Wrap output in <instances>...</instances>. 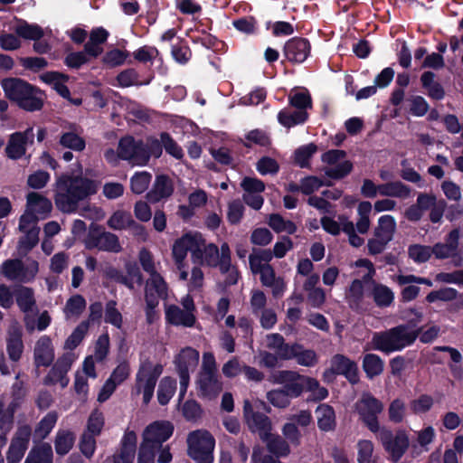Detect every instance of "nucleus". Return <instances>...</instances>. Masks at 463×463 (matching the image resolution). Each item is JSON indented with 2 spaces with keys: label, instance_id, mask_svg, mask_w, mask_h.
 <instances>
[{
  "label": "nucleus",
  "instance_id": "1",
  "mask_svg": "<svg viewBox=\"0 0 463 463\" xmlns=\"http://www.w3.org/2000/svg\"><path fill=\"white\" fill-rule=\"evenodd\" d=\"M421 315L418 319H411L405 324H400L389 329L374 332L372 337V348L375 351L390 354L401 352L406 347L412 345L417 340L421 328L417 327Z\"/></svg>",
  "mask_w": 463,
  "mask_h": 463
},
{
  "label": "nucleus",
  "instance_id": "2",
  "mask_svg": "<svg viewBox=\"0 0 463 463\" xmlns=\"http://www.w3.org/2000/svg\"><path fill=\"white\" fill-rule=\"evenodd\" d=\"M97 192L94 181L82 176L62 175L56 181L55 204L64 213L74 212L80 201Z\"/></svg>",
  "mask_w": 463,
  "mask_h": 463
},
{
  "label": "nucleus",
  "instance_id": "3",
  "mask_svg": "<svg viewBox=\"0 0 463 463\" xmlns=\"http://www.w3.org/2000/svg\"><path fill=\"white\" fill-rule=\"evenodd\" d=\"M5 97L27 111L40 110L43 105L42 92L26 81L9 78L1 81Z\"/></svg>",
  "mask_w": 463,
  "mask_h": 463
},
{
  "label": "nucleus",
  "instance_id": "4",
  "mask_svg": "<svg viewBox=\"0 0 463 463\" xmlns=\"http://www.w3.org/2000/svg\"><path fill=\"white\" fill-rule=\"evenodd\" d=\"M163 373V365L153 364L150 361L142 363L136 374V383L132 389V394L143 393V403L148 404L153 398L154 391L158 378Z\"/></svg>",
  "mask_w": 463,
  "mask_h": 463
},
{
  "label": "nucleus",
  "instance_id": "5",
  "mask_svg": "<svg viewBox=\"0 0 463 463\" xmlns=\"http://www.w3.org/2000/svg\"><path fill=\"white\" fill-rule=\"evenodd\" d=\"M188 455L196 463H213L215 439L207 430L192 431L187 438Z\"/></svg>",
  "mask_w": 463,
  "mask_h": 463
},
{
  "label": "nucleus",
  "instance_id": "6",
  "mask_svg": "<svg viewBox=\"0 0 463 463\" xmlns=\"http://www.w3.org/2000/svg\"><path fill=\"white\" fill-rule=\"evenodd\" d=\"M379 431V439L388 454V459L392 463H398L410 448L407 431L402 429L395 432L389 429H382Z\"/></svg>",
  "mask_w": 463,
  "mask_h": 463
},
{
  "label": "nucleus",
  "instance_id": "7",
  "mask_svg": "<svg viewBox=\"0 0 463 463\" xmlns=\"http://www.w3.org/2000/svg\"><path fill=\"white\" fill-rule=\"evenodd\" d=\"M275 382L283 384L286 393L290 399L299 397L305 391L311 390L318 385L316 378L299 374L294 371H279L275 375Z\"/></svg>",
  "mask_w": 463,
  "mask_h": 463
},
{
  "label": "nucleus",
  "instance_id": "8",
  "mask_svg": "<svg viewBox=\"0 0 463 463\" xmlns=\"http://www.w3.org/2000/svg\"><path fill=\"white\" fill-rule=\"evenodd\" d=\"M14 298L22 312H30L35 306L33 288L19 285L11 291L8 286L0 284V307L5 309L10 308L14 305Z\"/></svg>",
  "mask_w": 463,
  "mask_h": 463
},
{
  "label": "nucleus",
  "instance_id": "9",
  "mask_svg": "<svg viewBox=\"0 0 463 463\" xmlns=\"http://www.w3.org/2000/svg\"><path fill=\"white\" fill-rule=\"evenodd\" d=\"M383 410V402L371 393H364L356 402V411L361 420L373 433L380 430L378 414Z\"/></svg>",
  "mask_w": 463,
  "mask_h": 463
},
{
  "label": "nucleus",
  "instance_id": "10",
  "mask_svg": "<svg viewBox=\"0 0 463 463\" xmlns=\"http://www.w3.org/2000/svg\"><path fill=\"white\" fill-rule=\"evenodd\" d=\"M118 156L132 165H145L147 164L145 143L141 140H135L132 137H125L119 140Z\"/></svg>",
  "mask_w": 463,
  "mask_h": 463
},
{
  "label": "nucleus",
  "instance_id": "11",
  "mask_svg": "<svg viewBox=\"0 0 463 463\" xmlns=\"http://www.w3.org/2000/svg\"><path fill=\"white\" fill-rule=\"evenodd\" d=\"M174 425L168 420H156L146 427L142 442L152 445L157 449L170 439L174 432Z\"/></svg>",
  "mask_w": 463,
  "mask_h": 463
},
{
  "label": "nucleus",
  "instance_id": "12",
  "mask_svg": "<svg viewBox=\"0 0 463 463\" xmlns=\"http://www.w3.org/2000/svg\"><path fill=\"white\" fill-rule=\"evenodd\" d=\"M32 428L28 424L18 427L6 452L7 463H19L28 449Z\"/></svg>",
  "mask_w": 463,
  "mask_h": 463
},
{
  "label": "nucleus",
  "instance_id": "13",
  "mask_svg": "<svg viewBox=\"0 0 463 463\" xmlns=\"http://www.w3.org/2000/svg\"><path fill=\"white\" fill-rule=\"evenodd\" d=\"M241 187L243 190V202L250 208L260 210L264 203L261 194L265 190V184L257 178L244 177L241 183Z\"/></svg>",
  "mask_w": 463,
  "mask_h": 463
},
{
  "label": "nucleus",
  "instance_id": "14",
  "mask_svg": "<svg viewBox=\"0 0 463 463\" xmlns=\"http://www.w3.org/2000/svg\"><path fill=\"white\" fill-rule=\"evenodd\" d=\"M330 364L336 375L344 376L350 384L355 385L359 383V368L355 361L345 354H336L331 357Z\"/></svg>",
  "mask_w": 463,
  "mask_h": 463
},
{
  "label": "nucleus",
  "instance_id": "15",
  "mask_svg": "<svg viewBox=\"0 0 463 463\" xmlns=\"http://www.w3.org/2000/svg\"><path fill=\"white\" fill-rule=\"evenodd\" d=\"M195 384L198 396L203 399L213 400L222 391V383L218 373H199Z\"/></svg>",
  "mask_w": 463,
  "mask_h": 463
},
{
  "label": "nucleus",
  "instance_id": "16",
  "mask_svg": "<svg viewBox=\"0 0 463 463\" xmlns=\"http://www.w3.org/2000/svg\"><path fill=\"white\" fill-rule=\"evenodd\" d=\"M84 243L88 250L99 249V250L111 252L121 250L116 233H87Z\"/></svg>",
  "mask_w": 463,
  "mask_h": 463
},
{
  "label": "nucleus",
  "instance_id": "17",
  "mask_svg": "<svg viewBox=\"0 0 463 463\" xmlns=\"http://www.w3.org/2000/svg\"><path fill=\"white\" fill-rule=\"evenodd\" d=\"M55 358L54 347L49 335H42L35 343L33 363L36 368L49 367Z\"/></svg>",
  "mask_w": 463,
  "mask_h": 463
},
{
  "label": "nucleus",
  "instance_id": "18",
  "mask_svg": "<svg viewBox=\"0 0 463 463\" xmlns=\"http://www.w3.org/2000/svg\"><path fill=\"white\" fill-rule=\"evenodd\" d=\"M33 128H29L24 132H15L10 136L5 153L9 158H21L26 152L28 143H33Z\"/></svg>",
  "mask_w": 463,
  "mask_h": 463
},
{
  "label": "nucleus",
  "instance_id": "19",
  "mask_svg": "<svg viewBox=\"0 0 463 463\" xmlns=\"http://www.w3.org/2000/svg\"><path fill=\"white\" fill-rule=\"evenodd\" d=\"M198 363L199 352L189 346L183 348L174 360L179 377H190V371H194Z\"/></svg>",
  "mask_w": 463,
  "mask_h": 463
},
{
  "label": "nucleus",
  "instance_id": "20",
  "mask_svg": "<svg viewBox=\"0 0 463 463\" xmlns=\"http://www.w3.org/2000/svg\"><path fill=\"white\" fill-rule=\"evenodd\" d=\"M310 53L309 42L304 38H292L284 46V54L291 62L301 63Z\"/></svg>",
  "mask_w": 463,
  "mask_h": 463
},
{
  "label": "nucleus",
  "instance_id": "21",
  "mask_svg": "<svg viewBox=\"0 0 463 463\" xmlns=\"http://www.w3.org/2000/svg\"><path fill=\"white\" fill-rule=\"evenodd\" d=\"M221 273L226 275L224 284L228 287L238 283L240 272L236 266L232 264L231 250L229 245L224 242L221 246Z\"/></svg>",
  "mask_w": 463,
  "mask_h": 463
},
{
  "label": "nucleus",
  "instance_id": "22",
  "mask_svg": "<svg viewBox=\"0 0 463 463\" xmlns=\"http://www.w3.org/2000/svg\"><path fill=\"white\" fill-rule=\"evenodd\" d=\"M73 359L72 354L66 353L60 356L52 365L49 373L43 378V384L47 386L54 385L64 374L71 370Z\"/></svg>",
  "mask_w": 463,
  "mask_h": 463
},
{
  "label": "nucleus",
  "instance_id": "23",
  "mask_svg": "<svg viewBox=\"0 0 463 463\" xmlns=\"http://www.w3.org/2000/svg\"><path fill=\"white\" fill-rule=\"evenodd\" d=\"M248 428L251 433L258 434L260 440L269 437L272 430L270 419L264 413L256 411L250 413L246 420Z\"/></svg>",
  "mask_w": 463,
  "mask_h": 463
},
{
  "label": "nucleus",
  "instance_id": "24",
  "mask_svg": "<svg viewBox=\"0 0 463 463\" xmlns=\"http://www.w3.org/2000/svg\"><path fill=\"white\" fill-rule=\"evenodd\" d=\"M165 320L173 326L193 327L196 322V317L193 312H185L176 305H170L165 309Z\"/></svg>",
  "mask_w": 463,
  "mask_h": 463
},
{
  "label": "nucleus",
  "instance_id": "25",
  "mask_svg": "<svg viewBox=\"0 0 463 463\" xmlns=\"http://www.w3.org/2000/svg\"><path fill=\"white\" fill-rule=\"evenodd\" d=\"M173 191L174 186L170 178L164 175H157L152 189L146 194V198L151 203H157L169 197Z\"/></svg>",
  "mask_w": 463,
  "mask_h": 463
},
{
  "label": "nucleus",
  "instance_id": "26",
  "mask_svg": "<svg viewBox=\"0 0 463 463\" xmlns=\"http://www.w3.org/2000/svg\"><path fill=\"white\" fill-rule=\"evenodd\" d=\"M317 427L321 431H334L336 428V418L335 409L327 404L321 403L316 409Z\"/></svg>",
  "mask_w": 463,
  "mask_h": 463
},
{
  "label": "nucleus",
  "instance_id": "27",
  "mask_svg": "<svg viewBox=\"0 0 463 463\" xmlns=\"http://www.w3.org/2000/svg\"><path fill=\"white\" fill-rule=\"evenodd\" d=\"M265 443L269 455L279 459L280 458H287L290 452L289 443L280 435L270 433L268 438L261 440Z\"/></svg>",
  "mask_w": 463,
  "mask_h": 463
},
{
  "label": "nucleus",
  "instance_id": "28",
  "mask_svg": "<svg viewBox=\"0 0 463 463\" xmlns=\"http://www.w3.org/2000/svg\"><path fill=\"white\" fill-rule=\"evenodd\" d=\"M376 307L385 308L392 306L394 301L393 291L382 283L373 281V288L369 293Z\"/></svg>",
  "mask_w": 463,
  "mask_h": 463
},
{
  "label": "nucleus",
  "instance_id": "29",
  "mask_svg": "<svg viewBox=\"0 0 463 463\" xmlns=\"http://www.w3.org/2000/svg\"><path fill=\"white\" fill-rule=\"evenodd\" d=\"M109 36V33L102 27L93 29L90 34V40L84 45L86 53L92 57H97L102 53L103 48L101 44L104 43Z\"/></svg>",
  "mask_w": 463,
  "mask_h": 463
},
{
  "label": "nucleus",
  "instance_id": "30",
  "mask_svg": "<svg viewBox=\"0 0 463 463\" xmlns=\"http://www.w3.org/2000/svg\"><path fill=\"white\" fill-rule=\"evenodd\" d=\"M194 243V238L192 233H184V236L175 242L172 254L178 269L184 268V260L186 258L187 251L191 250Z\"/></svg>",
  "mask_w": 463,
  "mask_h": 463
},
{
  "label": "nucleus",
  "instance_id": "31",
  "mask_svg": "<svg viewBox=\"0 0 463 463\" xmlns=\"http://www.w3.org/2000/svg\"><path fill=\"white\" fill-rule=\"evenodd\" d=\"M460 233H448L446 243H436L431 247L432 254L439 260L454 256L458 250Z\"/></svg>",
  "mask_w": 463,
  "mask_h": 463
},
{
  "label": "nucleus",
  "instance_id": "32",
  "mask_svg": "<svg viewBox=\"0 0 463 463\" xmlns=\"http://www.w3.org/2000/svg\"><path fill=\"white\" fill-rule=\"evenodd\" d=\"M23 335L20 329L9 331L6 339V351L10 360L18 362L24 351Z\"/></svg>",
  "mask_w": 463,
  "mask_h": 463
},
{
  "label": "nucleus",
  "instance_id": "33",
  "mask_svg": "<svg viewBox=\"0 0 463 463\" xmlns=\"http://www.w3.org/2000/svg\"><path fill=\"white\" fill-rule=\"evenodd\" d=\"M362 367L368 379L381 375L384 370L383 360L375 354H366L363 357Z\"/></svg>",
  "mask_w": 463,
  "mask_h": 463
},
{
  "label": "nucleus",
  "instance_id": "34",
  "mask_svg": "<svg viewBox=\"0 0 463 463\" xmlns=\"http://www.w3.org/2000/svg\"><path fill=\"white\" fill-rule=\"evenodd\" d=\"M378 193L383 196L406 199L411 195V189L400 181L389 182L378 185Z\"/></svg>",
  "mask_w": 463,
  "mask_h": 463
},
{
  "label": "nucleus",
  "instance_id": "35",
  "mask_svg": "<svg viewBox=\"0 0 463 463\" xmlns=\"http://www.w3.org/2000/svg\"><path fill=\"white\" fill-rule=\"evenodd\" d=\"M75 442V434L69 430H59L54 439L56 454L64 456L70 452Z\"/></svg>",
  "mask_w": 463,
  "mask_h": 463
},
{
  "label": "nucleus",
  "instance_id": "36",
  "mask_svg": "<svg viewBox=\"0 0 463 463\" xmlns=\"http://www.w3.org/2000/svg\"><path fill=\"white\" fill-rule=\"evenodd\" d=\"M53 452L51 444L42 443L29 452L24 463H52Z\"/></svg>",
  "mask_w": 463,
  "mask_h": 463
},
{
  "label": "nucleus",
  "instance_id": "37",
  "mask_svg": "<svg viewBox=\"0 0 463 463\" xmlns=\"http://www.w3.org/2000/svg\"><path fill=\"white\" fill-rule=\"evenodd\" d=\"M435 439V430L433 427L428 426L418 432L417 436V443H412L411 448V456L413 458L418 457L422 450L428 451L430 445Z\"/></svg>",
  "mask_w": 463,
  "mask_h": 463
},
{
  "label": "nucleus",
  "instance_id": "38",
  "mask_svg": "<svg viewBox=\"0 0 463 463\" xmlns=\"http://www.w3.org/2000/svg\"><path fill=\"white\" fill-rule=\"evenodd\" d=\"M52 210V203L38 193L32 192L27 195L26 211L32 213H46Z\"/></svg>",
  "mask_w": 463,
  "mask_h": 463
},
{
  "label": "nucleus",
  "instance_id": "39",
  "mask_svg": "<svg viewBox=\"0 0 463 463\" xmlns=\"http://www.w3.org/2000/svg\"><path fill=\"white\" fill-rule=\"evenodd\" d=\"M176 390V380L165 376L162 378L157 389V401L160 405H166L174 396Z\"/></svg>",
  "mask_w": 463,
  "mask_h": 463
},
{
  "label": "nucleus",
  "instance_id": "40",
  "mask_svg": "<svg viewBox=\"0 0 463 463\" xmlns=\"http://www.w3.org/2000/svg\"><path fill=\"white\" fill-rule=\"evenodd\" d=\"M109 226L113 230L136 229L137 224L129 213L118 211L108 221Z\"/></svg>",
  "mask_w": 463,
  "mask_h": 463
},
{
  "label": "nucleus",
  "instance_id": "41",
  "mask_svg": "<svg viewBox=\"0 0 463 463\" xmlns=\"http://www.w3.org/2000/svg\"><path fill=\"white\" fill-rule=\"evenodd\" d=\"M24 272L25 267L19 259L6 260L1 266V273L11 280L20 279Z\"/></svg>",
  "mask_w": 463,
  "mask_h": 463
},
{
  "label": "nucleus",
  "instance_id": "42",
  "mask_svg": "<svg viewBox=\"0 0 463 463\" xmlns=\"http://www.w3.org/2000/svg\"><path fill=\"white\" fill-rule=\"evenodd\" d=\"M104 425V414L101 411L96 408L90 412L87 420L86 429L83 432H88V434L98 437L101 434Z\"/></svg>",
  "mask_w": 463,
  "mask_h": 463
},
{
  "label": "nucleus",
  "instance_id": "43",
  "mask_svg": "<svg viewBox=\"0 0 463 463\" xmlns=\"http://www.w3.org/2000/svg\"><path fill=\"white\" fill-rule=\"evenodd\" d=\"M15 33L26 40L37 41L43 35V29L37 24H30L21 21L14 28Z\"/></svg>",
  "mask_w": 463,
  "mask_h": 463
},
{
  "label": "nucleus",
  "instance_id": "44",
  "mask_svg": "<svg viewBox=\"0 0 463 463\" xmlns=\"http://www.w3.org/2000/svg\"><path fill=\"white\" fill-rule=\"evenodd\" d=\"M307 118V113L304 110L290 112L289 110H281L278 115L279 122L286 128H291L295 125L303 123Z\"/></svg>",
  "mask_w": 463,
  "mask_h": 463
},
{
  "label": "nucleus",
  "instance_id": "45",
  "mask_svg": "<svg viewBox=\"0 0 463 463\" xmlns=\"http://www.w3.org/2000/svg\"><path fill=\"white\" fill-rule=\"evenodd\" d=\"M88 330L89 322H80L65 340L64 349L74 350L81 343Z\"/></svg>",
  "mask_w": 463,
  "mask_h": 463
},
{
  "label": "nucleus",
  "instance_id": "46",
  "mask_svg": "<svg viewBox=\"0 0 463 463\" xmlns=\"http://www.w3.org/2000/svg\"><path fill=\"white\" fill-rule=\"evenodd\" d=\"M58 415L56 411L48 412L38 423L34 433L40 439H45L54 428Z\"/></svg>",
  "mask_w": 463,
  "mask_h": 463
},
{
  "label": "nucleus",
  "instance_id": "47",
  "mask_svg": "<svg viewBox=\"0 0 463 463\" xmlns=\"http://www.w3.org/2000/svg\"><path fill=\"white\" fill-rule=\"evenodd\" d=\"M150 279L147 280L146 288L151 292L154 290L158 298H164L167 295V284L165 279L156 270L149 273Z\"/></svg>",
  "mask_w": 463,
  "mask_h": 463
},
{
  "label": "nucleus",
  "instance_id": "48",
  "mask_svg": "<svg viewBox=\"0 0 463 463\" xmlns=\"http://www.w3.org/2000/svg\"><path fill=\"white\" fill-rule=\"evenodd\" d=\"M151 178V174L146 171L136 173L130 179L131 191L137 194H143L148 188Z\"/></svg>",
  "mask_w": 463,
  "mask_h": 463
},
{
  "label": "nucleus",
  "instance_id": "49",
  "mask_svg": "<svg viewBox=\"0 0 463 463\" xmlns=\"http://www.w3.org/2000/svg\"><path fill=\"white\" fill-rule=\"evenodd\" d=\"M458 292L453 288H441L438 290H432L426 296L428 303L436 301L449 302L457 298Z\"/></svg>",
  "mask_w": 463,
  "mask_h": 463
},
{
  "label": "nucleus",
  "instance_id": "50",
  "mask_svg": "<svg viewBox=\"0 0 463 463\" xmlns=\"http://www.w3.org/2000/svg\"><path fill=\"white\" fill-rule=\"evenodd\" d=\"M353 169V164L349 160L339 162L333 166L324 168L326 176L333 179H342L346 176Z\"/></svg>",
  "mask_w": 463,
  "mask_h": 463
},
{
  "label": "nucleus",
  "instance_id": "51",
  "mask_svg": "<svg viewBox=\"0 0 463 463\" xmlns=\"http://www.w3.org/2000/svg\"><path fill=\"white\" fill-rule=\"evenodd\" d=\"M60 144L75 151H82L85 148V141L74 131L63 133L60 138Z\"/></svg>",
  "mask_w": 463,
  "mask_h": 463
},
{
  "label": "nucleus",
  "instance_id": "52",
  "mask_svg": "<svg viewBox=\"0 0 463 463\" xmlns=\"http://www.w3.org/2000/svg\"><path fill=\"white\" fill-rule=\"evenodd\" d=\"M393 233H374V237L368 241V251L371 255L381 253L387 244L392 239Z\"/></svg>",
  "mask_w": 463,
  "mask_h": 463
},
{
  "label": "nucleus",
  "instance_id": "53",
  "mask_svg": "<svg viewBox=\"0 0 463 463\" xmlns=\"http://www.w3.org/2000/svg\"><path fill=\"white\" fill-rule=\"evenodd\" d=\"M432 249L430 246H424L420 244L411 245L408 250L409 257L417 263H424L430 260L432 255Z\"/></svg>",
  "mask_w": 463,
  "mask_h": 463
},
{
  "label": "nucleus",
  "instance_id": "54",
  "mask_svg": "<svg viewBox=\"0 0 463 463\" xmlns=\"http://www.w3.org/2000/svg\"><path fill=\"white\" fill-rule=\"evenodd\" d=\"M184 418L188 421H196L203 415V409L195 400H187L182 408Z\"/></svg>",
  "mask_w": 463,
  "mask_h": 463
},
{
  "label": "nucleus",
  "instance_id": "55",
  "mask_svg": "<svg viewBox=\"0 0 463 463\" xmlns=\"http://www.w3.org/2000/svg\"><path fill=\"white\" fill-rule=\"evenodd\" d=\"M116 306L117 302L115 300H109L107 302L104 320L106 323L111 324L117 328H121L123 323L122 315Z\"/></svg>",
  "mask_w": 463,
  "mask_h": 463
},
{
  "label": "nucleus",
  "instance_id": "56",
  "mask_svg": "<svg viewBox=\"0 0 463 463\" xmlns=\"http://www.w3.org/2000/svg\"><path fill=\"white\" fill-rule=\"evenodd\" d=\"M97 448L96 437L83 432L80 436L79 442V449L82 455L87 458H91L95 453Z\"/></svg>",
  "mask_w": 463,
  "mask_h": 463
},
{
  "label": "nucleus",
  "instance_id": "57",
  "mask_svg": "<svg viewBox=\"0 0 463 463\" xmlns=\"http://www.w3.org/2000/svg\"><path fill=\"white\" fill-rule=\"evenodd\" d=\"M297 361L299 365L306 367H313L318 362V357L317 353L312 349H304L302 348L296 351V356L293 357Z\"/></svg>",
  "mask_w": 463,
  "mask_h": 463
},
{
  "label": "nucleus",
  "instance_id": "58",
  "mask_svg": "<svg viewBox=\"0 0 463 463\" xmlns=\"http://www.w3.org/2000/svg\"><path fill=\"white\" fill-rule=\"evenodd\" d=\"M359 219L356 222L358 232H367L370 227L369 214L372 211V204L370 202H362L358 205Z\"/></svg>",
  "mask_w": 463,
  "mask_h": 463
},
{
  "label": "nucleus",
  "instance_id": "59",
  "mask_svg": "<svg viewBox=\"0 0 463 463\" xmlns=\"http://www.w3.org/2000/svg\"><path fill=\"white\" fill-rule=\"evenodd\" d=\"M357 447H358V455H357L358 463H376V460L373 458V444L371 440H367V439L360 440L357 444Z\"/></svg>",
  "mask_w": 463,
  "mask_h": 463
},
{
  "label": "nucleus",
  "instance_id": "60",
  "mask_svg": "<svg viewBox=\"0 0 463 463\" xmlns=\"http://www.w3.org/2000/svg\"><path fill=\"white\" fill-rule=\"evenodd\" d=\"M86 305V300L81 295H73L66 302L65 312L78 317L84 311Z\"/></svg>",
  "mask_w": 463,
  "mask_h": 463
},
{
  "label": "nucleus",
  "instance_id": "61",
  "mask_svg": "<svg viewBox=\"0 0 463 463\" xmlns=\"http://www.w3.org/2000/svg\"><path fill=\"white\" fill-rule=\"evenodd\" d=\"M317 146L313 143L298 148L295 152V161L300 167L308 165L310 157L317 152Z\"/></svg>",
  "mask_w": 463,
  "mask_h": 463
},
{
  "label": "nucleus",
  "instance_id": "62",
  "mask_svg": "<svg viewBox=\"0 0 463 463\" xmlns=\"http://www.w3.org/2000/svg\"><path fill=\"white\" fill-rule=\"evenodd\" d=\"M405 410L404 402L399 398L394 399L389 405V420L393 423H401L404 419Z\"/></svg>",
  "mask_w": 463,
  "mask_h": 463
},
{
  "label": "nucleus",
  "instance_id": "63",
  "mask_svg": "<svg viewBox=\"0 0 463 463\" xmlns=\"http://www.w3.org/2000/svg\"><path fill=\"white\" fill-rule=\"evenodd\" d=\"M433 398L429 394H421L419 398L411 402L410 407L413 413H426L433 406Z\"/></svg>",
  "mask_w": 463,
  "mask_h": 463
},
{
  "label": "nucleus",
  "instance_id": "64",
  "mask_svg": "<svg viewBox=\"0 0 463 463\" xmlns=\"http://www.w3.org/2000/svg\"><path fill=\"white\" fill-rule=\"evenodd\" d=\"M283 438L291 445L298 447L301 443V432L298 430L297 424L292 422H287L282 427Z\"/></svg>",
  "mask_w": 463,
  "mask_h": 463
}]
</instances>
